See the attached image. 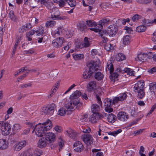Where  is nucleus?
I'll list each match as a JSON object with an SVG mask.
<instances>
[{"label": "nucleus", "instance_id": "obj_41", "mask_svg": "<svg viewBox=\"0 0 156 156\" xmlns=\"http://www.w3.org/2000/svg\"><path fill=\"white\" fill-rule=\"evenodd\" d=\"M58 143L60 147L59 151H60V150L64 146V141L62 139L61 136H59L58 138Z\"/></svg>", "mask_w": 156, "mask_h": 156}, {"label": "nucleus", "instance_id": "obj_60", "mask_svg": "<svg viewBox=\"0 0 156 156\" xmlns=\"http://www.w3.org/2000/svg\"><path fill=\"white\" fill-rule=\"evenodd\" d=\"M119 101H120V100L118 97H115V98H114L113 100L112 103L115 104L117 103Z\"/></svg>", "mask_w": 156, "mask_h": 156}, {"label": "nucleus", "instance_id": "obj_2", "mask_svg": "<svg viewBox=\"0 0 156 156\" xmlns=\"http://www.w3.org/2000/svg\"><path fill=\"white\" fill-rule=\"evenodd\" d=\"M41 123H39L37 125L35 129L33 131V133L34 131L36 135L38 137H42L46 134L45 131L44 129V128L42 127Z\"/></svg>", "mask_w": 156, "mask_h": 156}, {"label": "nucleus", "instance_id": "obj_45", "mask_svg": "<svg viewBox=\"0 0 156 156\" xmlns=\"http://www.w3.org/2000/svg\"><path fill=\"white\" fill-rule=\"evenodd\" d=\"M127 97V95L125 93H123L120 94L118 97L120 101H122L126 99Z\"/></svg>", "mask_w": 156, "mask_h": 156}, {"label": "nucleus", "instance_id": "obj_61", "mask_svg": "<svg viewBox=\"0 0 156 156\" xmlns=\"http://www.w3.org/2000/svg\"><path fill=\"white\" fill-rule=\"evenodd\" d=\"M152 41L154 42H156V31L154 32L152 35Z\"/></svg>", "mask_w": 156, "mask_h": 156}, {"label": "nucleus", "instance_id": "obj_18", "mask_svg": "<svg viewBox=\"0 0 156 156\" xmlns=\"http://www.w3.org/2000/svg\"><path fill=\"white\" fill-rule=\"evenodd\" d=\"M81 92L78 91L76 90L70 96V99H72L74 100H79V97L81 96Z\"/></svg>", "mask_w": 156, "mask_h": 156}, {"label": "nucleus", "instance_id": "obj_7", "mask_svg": "<svg viewBox=\"0 0 156 156\" xmlns=\"http://www.w3.org/2000/svg\"><path fill=\"white\" fill-rule=\"evenodd\" d=\"M27 144V142L25 140L21 141L16 143L14 146V150L19 151Z\"/></svg>", "mask_w": 156, "mask_h": 156}, {"label": "nucleus", "instance_id": "obj_14", "mask_svg": "<svg viewBox=\"0 0 156 156\" xmlns=\"http://www.w3.org/2000/svg\"><path fill=\"white\" fill-rule=\"evenodd\" d=\"M149 89L151 95V97H154L155 96L156 91V82H153L149 84Z\"/></svg>", "mask_w": 156, "mask_h": 156}, {"label": "nucleus", "instance_id": "obj_11", "mask_svg": "<svg viewBox=\"0 0 156 156\" xmlns=\"http://www.w3.org/2000/svg\"><path fill=\"white\" fill-rule=\"evenodd\" d=\"M82 139L86 144L89 143L90 144L93 142V139L92 136L89 134H85L83 135Z\"/></svg>", "mask_w": 156, "mask_h": 156}, {"label": "nucleus", "instance_id": "obj_64", "mask_svg": "<svg viewBox=\"0 0 156 156\" xmlns=\"http://www.w3.org/2000/svg\"><path fill=\"white\" fill-rule=\"evenodd\" d=\"M105 110L106 112L110 113L113 111V109L111 107H105Z\"/></svg>", "mask_w": 156, "mask_h": 156}, {"label": "nucleus", "instance_id": "obj_29", "mask_svg": "<svg viewBox=\"0 0 156 156\" xmlns=\"http://www.w3.org/2000/svg\"><path fill=\"white\" fill-rule=\"evenodd\" d=\"M29 23H26L21 27L19 29V32L22 33L28 31L29 30Z\"/></svg>", "mask_w": 156, "mask_h": 156}, {"label": "nucleus", "instance_id": "obj_50", "mask_svg": "<svg viewBox=\"0 0 156 156\" xmlns=\"http://www.w3.org/2000/svg\"><path fill=\"white\" fill-rule=\"evenodd\" d=\"M67 3L71 7H74L76 5V2L73 0H68Z\"/></svg>", "mask_w": 156, "mask_h": 156}, {"label": "nucleus", "instance_id": "obj_1", "mask_svg": "<svg viewBox=\"0 0 156 156\" xmlns=\"http://www.w3.org/2000/svg\"><path fill=\"white\" fill-rule=\"evenodd\" d=\"M0 129L2 134L7 136L11 131V126L8 122L4 121H0Z\"/></svg>", "mask_w": 156, "mask_h": 156}, {"label": "nucleus", "instance_id": "obj_38", "mask_svg": "<svg viewBox=\"0 0 156 156\" xmlns=\"http://www.w3.org/2000/svg\"><path fill=\"white\" fill-rule=\"evenodd\" d=\"M104 103L105 107H111V105L112 104L111 100L109 98L105 99Z\"/></svg>", "mask_w": 156, "mask_h": 156}, {"label": "nucleus", "instance_id": "obj_44", "mask_svg": "<svg viewBox=\"0 0 156 156\" xmlns=\"http://www.w3.org/2000/svg\"><path fill=\"white\" fill-rule=\"evenodd\" d=\"M87 25L89 27H93L97 26V23L95 22L90 20H88L86 21Z\"/></svg>", "mask_w": 156, "mask_h": 156}, {"label": "nucleus", "instance_id": "obj_37", "mask_svg": "<svg viewBox=\"0 0 156 156\" xmlns=\"http://www.w3.org/2000/svg\"><path fill=\"white\" fill-rule=\"evenodd\" d=\"M99 109V107L97 104H93L91 107V111L93 113H97Z\"/></svg>", "mask_w": 156, "mask_h": 156}, {"label": "nucleus", "instance_id": "obj_35", "mask_svg": "<svg viewBox=\"0 0 156 156\" xmlns=\"http://www.w3.org/2000/svg\"><path fill=\"white\" fill-rule=\"evenodd\" d=\"M126 58L125 55L122 53H120L116 56V59L117 61H120L126 59Z\"/></svg>", "mask_w": 156, "mask_h": 156}, {"label": "nucleus", "instance_id": "obj_5", "mask_svg": "<svg viewBox=\"0 0 156 156\" xmlns=\"http://www.w3.org/2000/svg\"><path fill=\"white\" fill-rule=\"evenodd\" d=\"M62 37L56 38L53 41L52 44L53 46L55 47H60L62 46V44L64 43Z\"/></svg>", "mask_w": 156, "mask_h": 156}, {"label": "nucleus", "instance_id": "obj_27", "mask_svg": "<svg viewBox=\"0 0 156 156\" xmlns=\"http://www.w3.org/2000/svg\"><path fill=\"white\" fill-rule=\"evenodd\" d=\"M41 110L46 114L51 115L53 114L47 105L46 107H43L41 108Z\"/></svg>", "mask_w": 156, "mask_h": 156}, {"label": "nucleus", "instance_id": "obj_31", "mask_svg": "<svg viewBox=\"0 0 156 156\" xmlns=\"http://www.w3.org/2000/svg\"><path fill=\"white\" fill-rule=\"evenodd\" d=\"M104 76L103 74L100 72L96 73L94 75L95 79L98 80H102L104 78Z\"/></svg>", "mask_w": 156, "mask_h": 156}, {"label": "nucleus", "instance_id": "obj_54", "mask_svg": "<svg viewBox=\"0 0 156 156\" xmlns=\"http://www.w3.org/2000/svg\"><path fill=\"white\" fill-rule=\"evenodd\" d=\"M47 106L51 112H52L53 113L54 112V110L56 107V105L54 103H52L50 105H47Z\"/></svg>", "mask_w": 156, "mask_h": 156}, {"label": "nucleus", "instance_id": "obj_39", "mask_svg": "<svg viewBox=\"0 0 156 156\" xmlns=\"http://www.w3.org/2000/svg\"><path fill=\"white\" fill-rule=\"evenodd\" d=\"M66 111L64 108L61 107L58 110V114L60 116H64L66 114Z\"/></svg>", "mask_w": 156, "mask_h": 156}, {"label": "nucleus", "instance_id": "obj_62", "mask_svg": "<svg viewBox=\"0 0 156 156\" xmlns=\"http://www.w3.org/2000/svg\"><path fill=\"white\" fill-rule=\"evenodd\" d=\"M140 16L138 15H135L132 18V20L133 22H135L138 20Z\"/></svg>", "mask_w": 156, "mask_h": 156}, {"label": "nucleus", "instance_id": "obj_26", "mask_svg": "<svg viewBox=\"0 0 156 156\" xmlns=\"http://www.w3.org/2000/svg\"><path fill=\"white\" fill-rule=\"evenodd\" d=\"M8 144L5 139L0 140V148L5 149L8 147Z\"/></svg>", "mask_w": 156, "mask_h": 156}, {"label": "nucleus", "instance_id": "obj_46", "mask_svg": "<svg viewBox=\"0 0 156 156\" xmlns=\"http://www.w3.org/2000/svg\"><path fill=\"white\" fill-rule=\"evenodd\" d=\"M124 71L128 74L130 76H134V71L132 69L128 68H126L125 69Z\"/></svg>", "mask_w": 156, "mask_h": 156}, {"label": "nucleus", "instance_id": "obj_16", "mask_svg": "<svg viewBox=\"0 0 156 156\" xmlns=\"http://www.w3.org/2000/svg\"><path fill=\"white\" fill-rule=\"evenodd\" d=\"M60 14V12L58 9H54L51 12V18L54 20L57 19Z\"/></svg>", "mask_w": 156, "mask_h": 156}, {"label": "nucleus", "instance_id": "obj_58", "mask_svg": "<svg viewBox=\"0 0 156 156\" xmlns=\"http://www.w3.org/2000/svg\"><path fill=\"white\" fill-rule=\"evenodd\" d=\"M146 23H152L154 24H156V19H154L153 20H147L145 22Z\"/></svg>", "mask_w": 156, "mask_h": 156}, {"label": "nucleus", "instance_id": "obj_23", "mask_svg": "<svg viewBox=\"0 0 156 156\" xmlns=\"http://www.w3.org/2000/svg\"><path fill=\"white\" fill-rule=\"evenodd\" d=\"M130 37L129 35H126L123 37L122 41L124 45L128 44L130 42Z\"/></svg>", "mask_w": 156, "mask_h": 156}, {"label": "nucleus", "instance_id": "obj_42", "mask_svg": "<svg viewBox=\"0 0 156 156\" xmlns=\"http://www.w3.org/2000/svg\"><path fill=\"white\" fill-rule=\"evenodd\" d=\"M146 28V27L144 25H141L138 27L136 28V31L138 32H142L144 31Z\"/></svg>", "mask_w": 156, "mask_h": 156}, {"label": "nucleus", "instance_id": "obj_51", "mask_svg": "<svg viewBox=\"0 0 156 156\" xmlns=\"http://www.w3.org/2000/svg\"><path fill=\"white\" fill-rule=\"evenodd\" d=\"M68 0H59L58 2L59 6L60 7H62L65 5L67 2Z\"/></svg>", "mask_w": 156, "mask_h": 156}, {"label": "nucleus", "instance_id": "obj_34", "mask_svg": "<svg viewBox=\"0 0 156 156\" xmlns=\"http://www.w3.org/2000/svg\"><path fill=\"white\" fill-rule=\"evenodd\" d=\"M56 23V22L54 20H49L47 21L45 24V26L47 27H54Z\"/></svg>", "mask_w": 156, "mask_h": 156}, {"label": "nucleus", "instance_id": "obj_15", "mask_svg": "<svg viewBox=\"0 0 156 156\" xmlns=\"http://www.w3.org/2000/svg\"><path fill=\"white\" fill-rule=\"evenodd\" d=\"M46 139L49 142L51 143L54 141L55 138V135L53 133L48 132L46 134Z\"/></svg>", "mask_w": 156, "mask_h": 156}, {"label": "nucleus", "instance_id": "obj_6", "mask_svg": "<svg viewBox=\"0 0 156 156\" xmlns=\"http://www.w3.org/2000/svg\"><path fill=\"white\" fill-rule=\"evenodd\" d=\"M144 81L140 80L138 81L135 84L134 87V91L135 92H138V91L144 90Z\"/></svg>", "mask_w": 156, "mask_h": 156}, {"label": "nucleus", "instance_id": "obj_21", "mask_svg": "<svg viewBox=\"0 0 156 156\" xmlns=\"http://www.w3.org/2000/svg\"><path fill=\"white\" fill-rule=\"evenodd\" d=\"M107 72L109 71L110 73L113 72L114 67L111 60L108 61L107 62V66L106 68Z\"/></svg>", "mask_w": 156, "mask_h": 156}, {"label": "nucleus", "instance_id": "obj_12", "mask_svg": "<svg viewBox=\"0 0 156 156\" xmlns=\"http://www.w3.org/2000/svg\"><path fill=\"white\" fill-rule=\"evenodd\" d=\"M41 126L44 128V129L46 131L50 130L52 128V124L50 120L48 119L45 122L41 124Z\"/></svg>", "mask_w": 156, "mask_h": 156}, {"label": "nucleus", "instance_id": "obj_25", "mask_svg": "<svg viewBox=\"0 0 156 156\" xmlns=\"http://www.w3.org/2000/svg\"><path fill=\"white\" fill-rule=\"evenodd\" d=\"M94 27H95L94 28H91L90 29L96 32H100L101 31L103 28L102 24H101L100 23L98 24H97V26H95Z\"/></svg>", "mask_w": 156, "mask_h": 156}, {"label": "nucleus", "instance_id": "obj_28", "mask_svg": "<svg viewBox=\"0 0 156 156\" xmlns=\"http://www.w3.org/2000/svg\"><path fill=\"white\" fill-rule=\"evenodd\" d=\"M92 74L89 69H85L83 73L82 77L85 79L89 78H90Z\"/></svg>", "mask_w": 156, "mask_h": 156}, {"label": "nucleus", "instance_id": "obj_59", "mask_svg": "<svg viewBox=\"0 0 156 156\" xmlns=\"http://www.w3.org/2000/svg\"><path fill=\"white\" fill-rule=\"evenodd\" d=\"M111 44H107L105 46V48L107 51H109L111 50Z\"/></svg>", "mask_w": 156, "mask_h": 156}, {"label": "nucleus", "instance_id": "obj_56", "mask_svg": "<svg viewBox=\"0 0 156 156\" xmlns=\"http://www.w3.org/2000/svg\"><path fill=\"white\" fill-rule=\"evenodd\" d=\"M30 72L32 73H35L36 74L38 75L40 74V72L37 69L34 68L30 70Z\"/></svg>", "mask_w": 156, "mask_h": 156}, {"label": "nucleus", "instance_id": "obj_52", "mask_svg": "<svg viewBox=\"0 0 156 156\" xmlns=\"http://www.w3.org/2000/svg\"><path fill=\"white\" fill-rule=\"evenodd\" d=\"M44 29L43 27H41L38 30H36V33L38 36H40L44 33Z\"/></svg>", "mask_w": 156, "mask_h": 156}, {"label": "nucleus", "instance_id": "obj_47", "mask_svg": "<svg viewBox=\"0 0 156 156\" xmlns=\"http://www.w3.org/2000/svg\"><path fill=\"white\" fill-rule=\"evenodd\" d=\"M21 38V37H18L17 38V40H16V43L14 46V48L13 49V52H12V55H14V54L15 53L16 49L17 47L18 46V43H19V42H20V41L21 40V39H20Z\"/></svg>", "mask_w": 156, "mask_h": 156}, {"label": "nucleus", "instance_id": "obj_43", "mask_svg": "<svg viewBox=\"0 0 156 156\" xmlns=\"http://www.w3.org/2000/svg\"><path fill=\"white\" fill-rule=\"evenodd\" d=\"M14 13L13 11H10L9 13V16L12 20L15 21H16V18Z\"/></svg>", "mask_w": 156, "mask_h": 156}, {"label": "nucleus", "instance_id": "obj_48", "mask_svg": "<svg viewBox=\"0 0 156 156\" xmlns=\"http://www.w3.org/2000/svg\"><path fill=\"white\" fill-rule=\"evenodd\" d=\"M59 83L58 82L55 85V86H54L51 89V94H54L56 92L57 89H58L59 86Z\"/></svg>", "mask_w": 156, "mask_h": 156}, {"label": "nucleus", "instance_id": "obj_53", "mask_svg": "<svg viewBox=\"0 0 156 156\" xmlns=\"http://www.w3.org/2000/svg\"><path fill=\"white\" fill-rule=\"evenodd\" d=\"M110 20L108 18H105L100 20L99 21V23L101 24H102V26H103V25L107 23Z\"/></svg>", "mask_w": 156, "mask_h": 156}, {"label": "nucleus", "instance_id": "obj_8", "mask_svg": "<svg viewBox=\"0 0 156 156\" xmlns=\"http://www.w3.org/2000/svg\"><path fill=\"white\" fill-rule=\"evenodd\" d=\"M117 32V28L115 27V26L114 25H110L108 28L107 32V34L110 36H115Z\"/></svg>", "mask_w": 156, "mask_h": 156}, {"label": "nucleus", "instance_id": "obj_9", "mask_svg": "<svg viewBox=\"0 0 156 156\" xmlns=\"http://www.w3.org/2000/svg\"><path fill=\"white\" fill-rule=\"evenodd\" d=\"M74 150L77 152H80L83 149V146L80 141H76L73 145Z\"/></svg>", "mask_w": 156, "mask_h": 156}, {"label": "nucleus", "instance_id": "obj_4", "mask_svg": "<svg viewBox=\"0 0 156 156\" xmlns=\"http://www.w3.org/2000/svg\"><path fill=\"white\" fill-rule=\"evenodd\" d=\"M87 66L89 68L88 69L90 72L92 74L97 71L99 67V65L97 64V62L93 61H91L88 63Z\"/></svg>", "mask_w": 156, "mask_h": 156}, {"label": "nucleus", "instance_id": "obj_33", "mask_svg": "<svg viewBox=\"0 0 156 156\" xmlns=\"http://www.w3.org/2000/svg\"><path fill=\"white\" fill-rule=\"evenodd\" d=\"M88 85V89L89 90L92 91L96 88V83L95 81H91L89 82Z\"/></svg>", "mask_w": 156, "mask_h": 156}, {"label": "nucleus", "instance_id": "obj_36", "mask_svg": "<svg viewBox=\"0 0 156 156\" xmlns=\"http://www.w3.org/2000/svg\"><path fill=\"white\" fill-rule=\"evenodd\" d=\"M21 126L18 123L15 124L12 128L13 132L16 133L19 131L21 129Z\"/></svg>", "mask_w": 156, "mask_h": 156}, {"label": "nucleus", "instance_id": "obj_13", "mask_svg": "<svg viewBox=\"0 0 156 156\" xmlns=\"http://www.w3.org/2000/svg\"><path fill=\"white\" fill-rule=\"evenodd\" d=\"M91 44L90 39L87 37H85L84 38L83 42L80 44L79 47L81 48L88 47Z\"/></svg>", "mask_w": 156, "mask_h": 156}, {"label": "nucleus", "instance_id": "obj_22", "mask_svg": "<svg viewBox=\"0 0 156 156\" xmlns=\"http://www.w3.org/2000/svg\"><path fill=\"white\" fill-rule=\"evenodd\" d=\"M100 36L102 38V40L103 43H105L108 41V39L107 36H108L106 30L103 31L102 32H101L99 34Z\"/></svg>", "mask_w": 156, "mask_h": 156}, {"label": "nucleus", "instance_id": "obj_10", "mask_svg": "<svg viewBox=\"0 0 156 156\" xmlns=\"http://www.w3.org/2000/svg\"><path fill=\"white\" fill-rule=\"evenodd\" d=\"M128 115L124 112H120L117 115L118 119L121 121H124L128 119Z\"/></svg>", "mask_w": 156, "mask_h": 156}, {"label": "nucleus", "instance_id": "obj_55", "mask_svg": "<svg viewBox=\"0 0 156 156\" xmlns=\"http://www.w3.org/2000/svg\"><path fill=\"white\" fill-rule=\"evenodd\" d=\"M41 3L46 7H48L49 6L50 0H41Z\"/></svg>", "mask_w": 156, "mask_h": 156}, {"label": "nucleus", "instance_id": "obj_17", "mask_svg": "<svg viewBox=\"0 0 156 156\" xmlns=\"http://www.w3.org/2000/svg\"><path fill=\"white\" fill-rule=\"evenodd\" d=\"M78 29L81 32H84L87 30V26L83 22H80L77 24Z\"/></svg>", "mask_w": 156, "mask_h": 156}, {"label": "nucleus", "instance_id": "obj_24", "mask_svg": "<svg viewBox=\"0 0 156 156\" xmlns=\"http://www.w3.org/2000/svg\"><path fill=\"white\" fill-rule=\"evenodd\" d=\"M107 119L108 122L113 123L116 121L117 117L113 114L111 113L108 115Z\"/></svg>", "mask_w": 156, "mask_h": 156}, {"label": "nucleus", "instance_id": "obj_63", "mask_svg": "<svg viewBox=\"0 0 156 156\" xmlns=\"http://www.w3.org/2000/svg\"><path fill=\"white\" fill-rule=\"evenodd\" d=\"M148 72L149 73L151 74H153L154 73L156 72V66L153 67L151 69L148 70Z\"/></svg>", "mask_w": 156, "mask_h": 156}, {"label": "nucleus", "instance_id": "obj_32", "mask_svg": "<svg viewBox=\"0 0 156 156\" xmlns=\"http://www.w3.org/2000/svg\"><path fill=\"white\" fill-rule=\"evenodd\" d=\"M147 56V54L144 53H140L137 56V59L140 61H144Z\"/></svg>", "mask_w": 156, "mask_h": 156}, {"label": "nucleus", "instance_id": "obj_49", "mask_svg": "<svg viewBox=\"0 0 156 156\" xmlns=\"http://www.w3.org/2000/svg\"><path fill=\"white\" fill-rule=\"evenodd\" d=\"M73 58L76 60H80L84 58V55L83 54H77L74 55Z\"/></svg>", "mask_w": 156, "mask_h": 156}, {"label": "nucleus", "instance_id": "obj_40", "mask_svg": "<svg viewBox=\"0 0 156 156\" xmlns=\"http://www.w3.org/2000/svg\"><path fill=\"white\" fill-rule=\"evenodd\" d=\"M135 93L137 94V97L140 99H142L145 96V92L144 89L140 91H138V92H135Z\"/></svg>", "mask_w": 156, "mask_h": 156}, {"label": "nucleus", "instance_id": "obj_57", "mask_svg": "<svg viewBox=\"0 0 156 156\" xmlns=\"http://www.w3.org/2000/svg\"><path fill=\"white\" fill-rule=\"evenodd\" d=\"M144 129H140L134 132V136H136L141 133L144 131Z\"/></svg>", "mask_w": 156, "mask_h": 156}, {"label": "nucleus", "instance_id": "obj_30", "mask_svg": "<svg viewBox=\"0 0 156 156\" xmlns=\"http://www.w3.org/2000/svg\"><path fill=\"white\" fill-rule=\"evenodd\" d=\"M89 121L93 123H96L97 122L98 120L96 113H93L90 116Z\"/></svg>", "mask_w": 156, "mask_h": 156}, {"label": "nucleus", "instance_id": "obj_3", "mask_svg": "<svg viewBox=\"0 0 156 156\" xmlns=\"http://www.w3.org/2000/svg\"><path fill=\"white\" fill-rule=\"evenodd\" d=\"M78 104L79 105H82V103H80L79 100H77L75 101L72 99H71V100L69 102H66L65 106L67 109L71 110L73 109L74 107Z\"/></svg>", "mask_w": 156, "mask_h": 156}, {"label": "nucleus", "instance_id": "obj_19", "mask_svg": "<svg viewBox=\"0 0 156 156\" xmlns=\"http://www.w3.org/2000/svg\"><path fill=\"white\" fill-rule=\"evenodd\" d=\"M68 135L73 139H75L77 135V133L76 132L71 129H69L67 131Z\"/></svg>", "mask_w": 156, "mask_h": 156}, {"label": "nucleus", "instance_id": "obj_20", "mask_svg": "<svg viewBox=\"0 0 156 156\" xmlns=\"http://www.w3.org/2000/svg\"><path fill=\"white\" fill-rule=\"evenodd\" d=\"M47 145L46 139L44 137L40 139L38 142V147L41 148H43Z\"/></svg>", "mask_w": 156, "mask_h": 156}]
</instances>
